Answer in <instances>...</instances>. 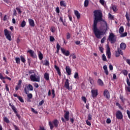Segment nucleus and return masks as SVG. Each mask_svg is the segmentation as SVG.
<instances>
[{"mask_svg": "<svg viewBox=\"0 0 130 130\" xmlns=\"http://www.w3.org/2000/svg\"><path fill=\"white\" fill-rule=\"evenodd\" d=\"M71 38V34L69 32L67 33V39H70Z\"/></svg>", "mask_w": 130, "mask_h": 130, "instance_id": "13d9d810", "label": "nucleus"}, {"mask_svg": "<svg viewBox=\"0 0 130 130\" xmlns=\"http://www.w3.org/2000/svg\"><path fill=\"white\" fill-rule=\"evenodd\" d=\"M59 123V122H58V120L57 119L54 120L52 122L51 121L49 122V125L50 126V129H53L54 126L55 127H57L58 126V124ZM54 124V126H53Z\"/></svg>", "mask_w": 130, "mask_h": 130, "instance_id": "7ed1b4c3", "label": "nucleus"}, {"mask_svg": "<svg viewBox=\"0 0 130 130\" xmlns=\"http://www.w3.org/2000/svg\"><path fill=\"white\" fill-rule=\"evenodd\" d=\"M38 56L40 60H42V59H43V54L41 52L39 51L38 52Z\"/></svg>", "mask_w": 130, "mask_h": 130, "instance_id": "4be33fe9", "label": "nucleus"}, {"mask_svg": "<svg viewBox=\"0 0 130 130\" xmlns=\"http://www.w3.org/2000/svg\"><path fill=\"white\" fill-rule=\"evenodd\" d=\"M3 119L4 121H5V122H6V123H10V120H9V118H8V117H4Z\"/></svg>", "mask_w": 130, "mask_h": 130, "instance_id": "393cba45", "label": "nucleus"}, {"mask_svg": "<svg viewBox=\"0 0 130 130\" xmlns=\"http://www.w3.org/2000/svg\"><path fill=\"white\" fill-rule=\"evenodd\" d=\"M89 82H90L91 85H94V80H93V79L90 78Z\"/></svg>", "mask_w": 130, "mask_h": 130, "instance_id": "a19ab883", "label": "nucleus"}, {"mask_svg": "<svg viewBox=\"0 0 130 130\" xmlns=\"http://www.w3.org/2000/svg\"><path fill=\"white\" fill-rule=\"evenodd\" d=\"M89 5V1L88 0H85L84 1V7H88V6Z\"/></svg>", "mask_w": 130, "mask_h": 130, "instance_id": "473e14b6", "label": "nucleus"}, {"mask_svg": "<svg viewBox=\"0 0 130 130\" xmlns=\"http://www.w3.org/2000/svg\"><path fill=\"white\" fill-rule=\"evenodd\" d=\"M125 89L127 91H128V92H130V87H125Z\"/></svg>", "mask_w": 130, "mask_h": 130, "instance_id": "338daca9", "label": "nucleus"}, {"mask_svg": "<svg viewBox=\"0 0 130 130\" xmlns=\"http://www.w3.org/2000/svg\"><path fill=\"white\" fill-rule=\"evenodd\" d=\"M126 62H127V63L128 64L129 66H130V59H126Z\"/></svg>", "mask_w": 130, "mask_h": 130, "instance_id": "69168bd1", "label": "nucleus"}, {"mask_svg": "<svg viewBox=\"0 0 130 130\" xmlns=\"http://www.w3.org/2000/svg\"><path fill=\"white\" fill-rule=\"evenodd\" d=\"M60 50L62 54L65 55V56H69V55H70V51L69 50L66 51V49H64V48H61Z\"/></svg>", "mask_w": 130, "mask_h": 130, "instance_id": "9d476101", "label": "nucleus"}, {"mask_svg": "<svg viewBox=\"0 0 130 130\" xmlns=\"http://www.w3.org/2000/svg\"><path fill=\"white\" fill-rule=\"evenodd\" d=\"M126 82H127V85L130 87V82H129V80L128 79H127L126 80Z\"/></svg>", "mask_w": 130, "mask_h": 130, "instance_id": "680f3d73", "label": "nucleus"}, {"mask_svg": "<svg viewBox=\"0 0 130 130\" xmlns=\"http://www.w3.org/2000/svg\"><path fill=\"white\" fill-rule=\"evenodd\" d=\"M28 23H29V26H30V27H35V22H34V20L33 19H29Z\"/></svg>", "mask_w": 130, "mask_h": 130, "instance_id": "f3484780", "label": "nucleus"}, {"mask_svg": "<svg viewBox=\"0 0 130 130\" xmlns=\"http://www.w3.org/2000/svg\"><path fill=\"white\" fill-rule=\"evenodd\" d=\"M120 49L122 50H125V48H126V45L124 43H121L120 44Z\"/></svg>", "mask_w": 130, "mask_h": 130, "instance_id": "a211bd4d", "label": "nucleus"}, {"mask_svg": "<svg viewBox=\"0 0 130 130\" xmlns=\"http://www.w3.org/2000/svg\"><path fill=\"white\" fill-rule=\"evenodd\" d=\"M104 96L107 98V99H109L110 98V94L109 93V91L107 89H105L104 92Z\"/></svg>", "mask_w": 130, "mask_h": 130, "instance_id": "f8f14e48", "label": "nucleus"}, {"mask_svg": "<svg viewBox=\"0 0 130 130\" xmlns=\"http://www.w3.org/2000/svg\"><path fill=\"white\" fill-rule=\"evenodd\" d=\"M104 72H105V73L106 74V75L107 76H108V74H109L108 70L107 69L106 70H104Z\"/></svg>", "mask_w": 130, "mask_h": 130, "instance_id": "0e129e2a", "label": "nucleus"}, {"mask_svg": "<svg viewBox=\"0 0 130 130\" xmlns=\"http://www.w3.org/2000/svg\"><path fill=\"white\" fill-rule=\"evenodd\" d=\"M100 4H101V5H102L103 6H104V3H105L104 0H100Z\"/></svg>", "mask_w": 130, "mask_h": 130, "instance_id": "052dcab7", "label": "nucleus"}, {"mask_svg": "<svg viewBox=\"0 0 130 130\" xmlns=\"http://www.w3.org/2000/svg\"><path fill=\"white\" fill-rule=\"evenodd\" d=\"M28 91H33V86L31 84L26 86L24 88V93L28 94Z\"/></svg>", "mask_w": 130, "mask_h": 130, "instance_id": "6e6552de", "label": "nucleus"}, {"mask_svg": "<svg viewBox=\"0 0 130 130\" xmlns=\"http://www.w3.org/2000/svg\"><path fill=\"white\" fill-rule=\"evenodd\" d=\"M117 52H118L120 54H121V55H123V52H122L121 49L118 48Z\"/></svg>", "mask_w": 130, "mask_h": 130, "instance_id": "7c9ffc66", "label": "nucleus"}, {"mask_svg": "<svg viewBox=\"0 0 130 130\" xmlns=\"http://www.w3.org/2000/svg\"><path fill=\"white\" fill-rule=\"evenodd\" d=\"M28 74L29 75H31L29 78L32 82H40V77L37 76L34 71H29Z\"/></svg>", "mask_w": 130, "mask_h": 130, "instance_id": "f03ea898", "label": "nucleus"}, {"mask_svg": "<svg viewBox=\"0 0 130 130\" xmlns=\"http://www.w3.org/2000/svg\"><path fill=\"white\" fill-rule=\"evenodd\" d=\"M17 86L21 87L22 86V80H19Z\"/></svg>", "mask_w": 130, "mask_h": 130, "instance_id": "c03bdc74", "label": "nucleus"}, {"mask_svg": "<svg viewBox=\"0 0 130 130\" xmlns=\"http://www.w3.org/2000/svg\"><path fill=\"white\" fill-rule=\"evenodd\" d=\"M74 14L77 19H80V18H81V14H80V13H79V11H78L77 10L74 11Z\"/></svg>", "mask_w": 130, "mask_h": 130, "instance_id": "6ab92c4d", "label": "nucleus"}, {"mask_svg": "<svg viewBox=\"0 0 130 130\" xmlns=\"http://www.w3.org/2000/svg\"><path fill=\"white\" fill-rule=\"evenodd\" d=\"M31 111L34 112V113H35L36 114H37L38 113V112L36 111L34 108H31Z\"/></svg>", "mask_w": 130, "mask_h": 130, "instance_id": "603ef678", "label": "nucleus"}, {"mask_svg": "<svg viewBox=\"0 0 130 130\" xmlns=\"http://www.w3.org/2000/svg\"><path fill=\"white\" fill-rule=\"evenodd\" d=\"M92 120V115L91 114L88 115V120Z\"/></svg>", "mask_w": 130, "mask_h": 130, "instance_id": "58836bf2", "label": "nucleus"}, {"mask_svg": "<svg viewBox=\"0 0 130 130\" xmlns=\"http://www.w3.org/2000/svg\"><path fill=\"white\" fill-rule=\"evenodd\" d=\"M108 17L109 19H111V20H113V18H114L113 16L110 14V13H109Z\"/></svg>", "mask_w": 130, "mask_h": 130, "instance_id": "c9c22d12", "label": "nucleus"}, {"mask_svg": "<svg viewBox=\"0 0 130 130\" xmlns=\"http://www.w3.org/2000/svg\"><path fill=\"white\" fill-rule=\"evenodd\" d=\"M27 52L28 53H29L30 56H31V57H36L37 56L36 55V53H35V52H34V51L32 50H29L27 51Z\"/></svg>", "mask_w": 130, "mask_h": 130, "instance_id": "ddd939ff", "label": "nucleus"}, {"mask_svg": "<svg viewBox=\"0 0 130 130\" xmlns=\"http://www.w3.org/2000/svg\"><path fill=\"white\" fill-rule=\"evenodd\" d=\"M44 103V101L42 100L41 102H40L39 105L40 106H41V105H43V104Z\"/></svg>", "mask_w": 130, "mask_h": 130, "instance_id": "bf43d9fd", "label": "nucleus"}, {"mask_svg": "<svg viewBox=\"0 0 130 130\" xmlns=\"http://www.w3.org/2000/svg\"><path fill=\"white\" fill-rule=\"evenodd\" d=\"M32 96L33 95H32V93H28L27 94V97H28V98H29V99H31L32 98Z\"/></svg>", "mask_w": 130, "mask_h": 130, "instance_id": "de8ad7c7", "label": "nucleus"}, {"mask_svg": "<svg viewBox=\"0 0 130 130\" xmlns=\"http://www.w3.org/2000/svg\"><path fill=\"white\" fill-rule=\"evenodd\" d=\"M98 84L99 86H101V87H103V86H104V83L101 79H99L98 80Z\"/></svg>", "mask_w": 130, "mask_h": 130, "instance_id": "aec40b11", "label": "nucleus"}, {"mask_svg": "<svg viewBox=\"0 0 130 130\" xmlns=\"http://www.w3.org/2000/svg\"><path fill=\"white\" fill-rule=\"evenodd\" d=\"M108 40L111 42V43H115L116 42V37L114 35V34L111 33L109 36Z\"/></svg>", "mask_w": 130, "mask_h": 130, "instance_id": "20e7f679", "label": "nucleus"}, {"mask_svg": "<svg viewBox=\"0 0 130 130\" xmlns=\"http://www.w3.org/2000/svg\"><path fill=\"white\" fill-rule=\"evenodd\" d=\"M124 31V28H123V26H120L119 29V32L120 34H121V33H123Z\"/></svg>", "mask_w": 130, "mask_h": 130, "instance_id": "a878e982", "label": "nucleus"}, {"mask_svg": "<svg viewBox=\"0 0 130 130\" xmlns=\"http://www.w3.org/2000/svg\"><path fill=\"white\" fill-rule=\"evenodd\" d=\"M51 31L52 32V33H54L55 32V28L53 27H51Z\"/></svg>", "mask_w": 130, "mask_h": 130, "instance_id": "a18cd8bd", "label": "nucleus"}, {"mask_svg": "<svg viewBox=\"0 0 130 130\" xmlns=\"http://www.w3.org/2000/svg\"><path fill=\"white\" fill-rule=\"evenodd\" d=\"M112 9L114 12H116V11H117V8H116V7L115 6H112Z\"/></svg>", "mask_w": 130, "mask_h": 130, "instance_id": "e433bc0d", "label": "nucleus"}, {"mask_svg": "<svg viewBox=\"0 0 130 130\" xmlns=\"http://www.w3.org/2000/svg\"><path fill=\"white\" fill-rule=\"evenodd\" d=\"M106 40V37H104L103 39H102L101 41V43H104Z\"/></svg>", "mask_w": 130, "mask_h": 130, "instance_id": "79ce46f5", "label": "nucleus"}, {"mask_svg": "<svg viewBox=\"0 0 130 130\" xmlns=\"http://www.w3.org/2000/svg\"><path fill=\"white\" fill-rule=\"evenodd\" d=\"M5 36L6 39L9 40V41H12V37L11 36V32L7 29L4 30Z\"/></svg>", "mask_w": 130, "mask_h": 130, "instance_id": "39448f33", "label": "nucleus"}, {"mask_svg": "<svg viewBox=\"0 0 130 130\" xmlns=\"http://www.w3.org/2000/svg\"><path fill=\"white\" fill-rule=\"evenodd\" d=\"M125 17H126V19L127 22H129L130 21V15H129V13H128V12H126Z\"/></svg>", "mask_w": 130, "mask_h": 130, "instance_id": "5701e85b", "label": "nucleus"}, {"mask_svg": "<svg viewBox=\"0 0 130 130\" xmlns=\"http://www.w3.org/2000/svg\"><path fill=\"white\" fill-rule=\"evenodd\" d=\"M44 66H49V61L47 60H45L44 61Z\"/></svg>", "mask_w": 130, "mask_h": 130, "instance_id": "72a5a7b5", "label": "nucleus"}, {"mask_svg": "<svg viewBox=\"0 0 130 130\" xmlns=\"http://www.w3.org/2000/svg\"><path fill=\"white\" fill-rule=\"evenodd\" d=\"M91 97L93 99H95L97 96H98V89H93L92 88H91Z\"/></svg>", "mask_w": 130, "mask_h": 130, "instance_id": "0eeeda50", "label": "nucleus"}, {"mask_svg": "<svg viewBox=\"0 0 130 130\" xmlns=\"http://www.w3.org/2000/svg\"><path fill=\"white\" fill-rule=\"evenodd\" d=\"M9 106L11 107L12 110L14 111V113H15L16 116L18 117V119H20L21 118V117L20 116V115L18 114V112L17 111V109H16V107L14 106L13 105H12L11 103L9 104Z\"/></svg>", "mask_w": 130, "mask_h": 130, "instance_id": "423d86ee", "label": "nucleus"}, {"mask_svg": "<svg viewBox=\"0 0 130 130\" xmlns=\"http://www.w3.org/2000/svg\"><path fill=\"white\" fill-rule=\"evenodd\" d=\"M123 74L124 76H127V71L126 70H124L123 71Z\"/></svg>", "mask_w": 130, "mask_h": 130, "instance_id": "6e6d98bb", "label": "nucleus"}, {"mask_svg": "<svg viewBox=\"0 0 130 130\" xmlns=\"http://www.w3.org/2000/svg\"><path fill=\"white\" fill-rule=\"evenodd\" d=\"M74 79H79V74L76 72L74 74Z\"/></svg>", "mask_w": 130, "mask_h": 130, "instance_id": "f704fd0d", "label": "nucleus"}, {"mask_svg": "<svg viewBox=\"0 0 130 130\" xmlns=\"http://www.w3.org/2000/svg\"><path fill=\"white\" fill-rule=\"evenodd\" d=\"M56 48L58 49V50H59L60 49V45H59V44L57 43L56 45Z\"/></svg>", "mask_w": 130, "mask_h": 130, "instance_id": "4d7b16f0", "label": "nucleus"}, {"mask_svg": "<svg viewBox=\"0 0 130 130\" xmlns=\"http://www.w3.org/2000/svg\"><path fill=\"white\" fill-rule=\"evenodd\" d=\"M18 99L22 103H24V100H23V98L21 96H17Z\"/></svg>", "mask_w": 130, "mask_h": 130, "instance_id": "2f4dec72", "label": "nucleus"}, {"mask_svg": "<svg viewBox=\"0 0 130 130\" xmlns=\"http://www.w3.org/2000/svg\"><path fill=\"white\" fill-rule=\"evenodd\" d=\"M44 77L45 80H46V81H49V74L47 73H45L44 74Z\"/></svg>", "mask_w": 130, "mask_h": 130, "instance_id": "412c9836", "label": "nucleus"}, {"mask_svg": "<svg viewBox=\"0 0 130 130\" xmlns=\"http://www.w3.org/2000/svg\"><path fill=\"white\" fill-rule=\"evenodd\" d=\"M127 36V32H124L121 35L120 37H125Z\"/></svg>", "mask_w": 130, "mask_h": 130, "instance_id": "4c0bfd02", "label": "nucleus"}, {"mask_svg": "<svg viewBox=\"0 0 130 130\" xmlns=\"http://www.w3.org/2000/svg\"><path fill=\"white\" fill-rule=\"evenodd\" d=\"M106 55L108 58H111V52H110V48L108 47L106 52Z\"/></svg>", "mask_w": 130, "mask_h": 130, "instance_id": "2eb2a0df", "label": "nucleus"}, {"mask_svg": "<svg viewBox=\"0 0 130 130\" xmlns=\"http://www.w3.org/2000/svg\"><path fill=\"white\" fill-rule=\"evenodd\" d=\"M116 117L117 119H122L123 118V115L120 111H117L116 113Z\"/></svg>", "mask_w": 130, "mask_h": 130, "instance_id": "1a4fd4ad", "label": "nucleus"}, {"mask_svg": "<svg viewBox=\"0 0 130 130\" xmlns=\"http://www.w3.org/2000/svg\"><path fill=\"white\" fill-rule=\"evenodd\" d=\"M64 117L65 119L67 121H69V120H70V112L66 111V113L64 115Z\"/></svg>", "mask_w": 130, "mask_h": 130, "instance_id": "dca6fc26", "label": "nucleus"}, {"mask_svg": "<svg viewBox=\"0 0 130 130\" xmlns=\"http://www.w3.org/2000/svg\"><path fill=\"white\" fill-rule=\"evenodd\" d=\"M60 5L61 7H66V2L63 1L60 2Z\"/></svg>", "mask_w": 130, "mask_h": 130, "instance_id": "cd10ccee", "label": "nucleus"}, {"mask_svg": "<svg viewBox=\"0 0 130 130\" xmlns=\"http://www.w3.org/2000/svg\"><path fill=\"white\" fill-rule=\"evenodd\" d=\"M20 59L22 62H23L24 63L26 62V59H25V57H24L23 56H20Z\"/></svg>", "mask_w": 130, "mask_h": 130, "instance_id": "c756f323", "label": "nucleus"}, {"mask_svg": "<svg viewBox=\"0 0 130 130\" xmlns=\"http://www.w3.org/2000/svg\"><path fill=\"white\" fill-rule=\"evenodd\" d=\"M106 123L108 124L111 123V120L110 118L107 119Z\"/></svg>", "mask_w": 130, "mask_h": 130, "instance_id": "8fccbe9b", "label": "nucleus"}, {"mask_svg": "<svg viewBox=\"0 0 130 130\" xmlns=\"http://www.w3.org/2000/svg\"><path fill=\"white\" fill-rule=\"evenodd\" d=\"M99 50L102 52V53H103V50H104V49L102 47H99Z\"/></svg>", "mask_w": 130, "mask_h": 130, "instance_id": "3c124183", "label": "nucleus"}, {"mask_svg": "<svg viewBox=\"0 0 130 130\" xmlns=\"http://www.w3.org/2000/svg\"><path fill=\"white\" fill-rule=\"evenodd\" d=\"M52 94L53 95V98H54V97H55V93L54 89L52 90Z\"/></svg>", "mask_w": 130, "mask_h": 130, "instance_id": "09e8293b", "label": "nucleus"}, {"mask_svg": "<svg viewBox=\"0 0 130 130\" xmlns=\"http://www.w3.org/2000/svg\"><path fill=\"white\" fill-rule=\"evenodd\" d=\"M54 68L57 71V74H58L60 76L61 73H60V69H59V68H58V67H57L56 65H55Z\"/></svg>", "mask_w": 130, "mask_h": 130, "instance_id": "b1692460", "label": "nucleus"}, {"mask_svg": "<svg viewBox=\"0 0 130 130\" xmlns=\"http://www.w3.org/2000/svg\"><path fill=\"white\" fill-rule=\"evenodd\" d=\"M16 9L17 11H18L19 14L22 13V11H21V10L20 9V8L16 7Z\"/></svg>", "mask_w": 130, "mask_h": 130, "instance_id": "5fc2aeb1", "label": "nucleus"}, {"mask_svg": "<svg viewBox=\"0 0 130 130\" xmlns=\"http://www.w3.org/2000/svg\"><path fill=\"white\" fill-rule=\"evenodd\" d=\"M15 61L16 63H17L18 64H20V63H21L20 59V58L19 57H16Z\"/></svg>", "mask_w": 130, "mask_h": 130, "instance_id": "c85d7f7f", "label": "nucleus"}, {"mask_svg": "<svg viewBox=\"0 0 130 130\" xmlns=\"http://www.w3.org/2000/svg\"><path fill=\"white\" fill-rule=\"evenodd\" d=\"M66 71L68 76H71V75H72V69H71L69 66H66Z\"/></svg>", "mask_w": 130, "mask_h": 130, "instance_id": "4468645a", "label": "nucleus"}, {"mask_svg": "<svg viewBox=\"0 0 130 130\" xmlns=\"http://www.w3.org/2000/svg\"><path fill=\"white\" fill-rule=\"evenodd\" d=\"M94 21L93 25V33L98 39H101V36L105 35L106 32L108 31L109 26L105 20L103 19V15L102 11L100 10H94Z\"/></svg>", "mask_w": 130, "mask_h": 130, "instance_id": "f257e3e1", "label": "nucleus"}, {"mask_svg": "<svg viewBox=\"0 0 130 130\" xmlns=\"http://www.w3.org/2000/svg\"><path fill=\"white\" fill-rule=\"evenodd\" d=\"M82 101L84 102V103H86V102H87V99H86V97H85V96H82Z\"/></svg>", "mask_w": 130, "mask_h": 130, "instance_id": "37998d69", "label": "nucleus"}, {"mask_svg": "<svg viewBox=\"0 0 130 130\" xmlns=\"http://www.w3.org/2000/svg\"><path fill=\"white\" fill-rule=\"evenodd\" d=\"M86 122L87 125H91V122L89 121V120H86Z\"/></svg>", "mask_w": 130, "mask_h": 130, "instance_id": "864d4df0", "label": "nucleus"}, {"mask_svg": "<svg viewBox=\"0 0 130 130\" xmlns=\"http://www.w3.org/2000/svg\"><path fill=\"white\" fill-rule=\"evenodd\" d=\"M13 126L15 130H19V128L18 127V126H17V125H13Z\"/></svg>", "mask_w": 130, "mask_h": 130, "instance_id": "774afa93", "label": "nucleus"}, {"mask_svg": "<svg viewBox=\"0 0 130 130\" xmlns=\"http://www.w3.org/2000/svg\"><path fill=\"white\" fill-rule=\"evenodd\" d=\"M50 41H51V42L54 41V38L52 36H50Z\"/></svg>", "mask_w": 130, "mask_h": 130, "instance_id": "49530a36", "label": "nucleus"}, {"mask_svg": "<svg viewBox=\"0 0 130 130\" xmlns=\"http://www.w3.org/2000/svg\"><path fill=\"white\" fill-rule=\"evenodd\" d=\"M21 27L22 28L25 27V26H26V21L25 20H23L20 24Z\"/></svg>", "mask_w": 130, "mask_h": 130, "instance_id": "bb28decb", "label": "nucleus"}, {"mask_svg": "<svg viewBox=\"0 0 130 130\" xmlns=\"http://www.w3.org/2000/svg\"><path fill=\"white\" fill-rule=\"evenodd\" d=\"M102 59L104 61H106V56L104 54L102 55Z\"/></svg>", "mask_w": 130, "mask_h": 130, "instance_id": "ea45409f", "label": "nucleus"}, {"mask_svg": "<svg viewBox=\"0 0 130 130\" xmlns=\"http://www.w3.org/2000/svg\"><path fill=\"white\" fill-rule=\"evenodd\" d=\"M34 86L35 87V88H38L39 87V85H38L37 83H35Z\"/></svg>", "mask_w": 130, "mask_h": 130, "instance_id": "e2e57ef3", "label": "nucleus"}, {"mask_svg": "<svg viewBox=\"0 0 130 130\" xmlns=\"http://www.w3.org/2000/svg\"><path fill=\"white\" fill-rule=\"evenodd\" d=\"M64 87L67 89V90H72V88L70 87V82L68 79L66 80Z\"/></svg>", "mask_w": 130, "mask_h": 130, "instance_id": "9b49d317", "label": "nucleus"}]
</instances>
